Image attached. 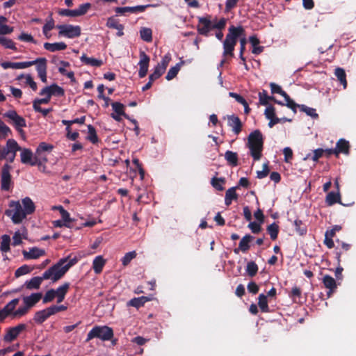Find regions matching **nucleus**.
Returning <instances> with one entry per match:
<instances>
[{
    "label": "nucleus",
    "mask_w": 356,
    "mask_h": 356,
    "mask_svg": "<svg viewBox=\"0 0 356 356\" xmlns=\"http://www.w3.org/2000/svg\"><path fill=\"white\" fill-rule=\"evenodd\" d=\"M10 168V167L6 164L2 169L1 182V189L3 191H8L12 183Z\"/></svg>",
    "instance_id": "f3484780"
},
{
    "label": "nucleus",
    "mask_w": 356,
    "mask_h": 356,
    "mask_svg": "<svg viewBox=\"0 0 356 356\" xmlns=\"http://www.w3.org/2000/svg\"><path fill=\"white\" fill-rule=\"evenodd\" d=\"M6 215L10 217L15 224H19L26 218V216L23 211L21 203L19 201H11L8 209L6 211Z\"/></svg>",
    "instance_id": "423d86ee"
},
{
    "label": "nucleus",
    "mask_w": 356,
    "mask_h": 356,
    "mask_svg": "<svg viewBox=\"0 0 356 356\" xmlns=\"http://www.w3.org/2000/svg\"><path fill=\"white\" fill-rule=\"evenodd\" d=\"M254 237L250 234L245 235L241 240L238 248L234 250L235 254H238L239 251L246 252L250 248V243L253 240Z\"/></svg>",
    "instance_id": "a211bd4d"
},
{
    "label": "nucleus",
    "mask_w": 356,
    "mask_h": 356,
    "mask_svg": "<svg viewBox=\"0 0 356 356\" xmlns=\"http://www.w3.org/2000/svg\"><path fill=\"white\" fill-rule=\"evenodd\" d=\"M70 288V284L69 282H64L60 285L56 289H54L57 302L60 303L63 302L65 298L66 294L68 293Z\"/></svg>",
    "instance_id": "412c9836"
},
{
    "label": "nucleus",
    "mask_w": 356,
    "mask_h": 356,
    "mask_svg": "<svg viewBox=\"0 0 356 356\" xmlns=\"http://www.w3.org/2000/svg\"><path fill=\"white\" fill-rule=\"evenodd\" d=\"M44 48L46 50L49 51L51 52H55L57 51H61V50L65 49L67 48V44L63 42H55V43L45 42L44 44Z\"/></svg>",
    "instance_id": "c756f323"
},
{
    "label": "nucleus",
    "mask_w": 356,
    "mask_h": 356,
    "mask_svg": "<svg viewBox=\"0 0 356 356\" xmlns=\"http://www.w3.org/2000/svg\"><path fill=\"white\" fill-rule=\"evenodd\" d=\"M10 238L8 235H3L1 237L0 250L3 252H7L10 250Z\"/></svg>",
    "instance_id": "09e8293b"
},
{
    "label": "nucleus",
    "mask_w": 356,
    "mask_h": 356,
    "mask_svg": "<svg viewBox=\"0 0 356 356\" xmlns=\"http://www.w3.org/2000/svg\"><path fill=\"white\" fill-rule=\"evenodd\" d=\"M22 207L26 216L31 214L35 211V204L31 198L26 197L22 200Z\"/></svg>",
    "instance_id": "cd10ccee"
},
{
    "label": "nucleus",
    "mask_w": 356,
    "mask_h": 356,
    "mask_svg": "<svg viewBox=\"0 0 356 356\" xmlns=\"http://www.w3.org/2000/svg\"><path fill=\"white\" fill-rule=\"evenodd\" d=\"M54 28V21L51 17L46 22L45 24L43 26L42 32L47 39L50 38L51 34L49 33L50 31Z\"/></svg>",
    "instance_id": "ea45409f"
},
{
    "label": "nucleus",
    "mask_w": 356,
    "mask_h": 356,
    "mask_svg": "<svg viewBox=\"0 0 356 356\" xmlns=\"http://www.w3.org/2000/svg\"><path fill=\"white\" fill-rule=\"evenodd\" d=\"M78 261L76 257H67L60 259L56 264L47 269L43 273V278L50 280L53 283L60 280L68 270Z\"/></svg>",
    "instance_id": "f257e3e1"
},
{
    "label": "nucleus",
    "mask_w": 356,
    "mask_h": 356,
    "mask_svg": "<svg viewBox=\"0 0 356 356\" xmlns=\"http://www.w3.org/2000/svg\"><path fill=\"white\" fill-rule=\"evenodd\" d=\"M267 232L269 234L270 238L275 241L277 238L279 234V226L275 223L273 222L267 227Z\"/></svg>",
    "instance_id": "c03bdc74"
},
{
    "label": "nucleus",
    "mask_w": 356,
    "mask_h": 356,
    "mask_svg": "<svg viewBox=\"0 0 356 356\" xmlns=\"http://www.w3.org/2000/svg\"><path fill=\"white\" fill-rule=\"evenodd\" d=\"M227 125L232 128V131L236 135H238L242 131L241 120L235 115H227Z\"/></svg>",
    "instance_id": "2eb2a0df"
},
{
    "label": "nucleus",
    "mask_w": 356,
    "mask_h": 356,
    "mask_svg": "<svg viewBox=\"0 0 356 356\" xmlns=\"http://www.w3.org/2000/svg\"><path fill=\"white\" fill-rule=\"evenodd\" d=\"M52 149L53 146L51 145L46 143H41L36 149V154L40 155L41 153H43V152H50Z\"/></svg>",
    "instance_id": "052dcab7"
},
{
    "label": "nucleus",
    "mask_w": 356,
    "mask_h": 356,
    "mask_svg": "<svg viewBox=\"0 0 356 356\" xmlns=\"http://www.w3.org/2000/svg\"><path fill=\"white\" fill-rule=\"evenodd\" d=\"M238 199V195L236 193V188L232 187L229 188L225 193V204L226 206H229L232 204V200Z\"/></svg>",
    "instance_id": "c9c22d12"
},
{
    "label": "nucleus",
    "mask_w": 356,
    "mask_h": 356,
    "mask_svg": "<svg viewBox=\"0 0 356 356\" xmlns=\"http://www.w3.org/2000/svg\"><path fill=\"white\" fill-rule=\"evenodd\" d=\"M148 6H137L134 7H123L117 8L116 13L119 14H124L125 12H143Z\"/></svg>",
    "instance_id": "f704fd0d"
},
{
    "label": "nucleus",
    "mask_w": 356,
    "mask_h": 356,
    "mask_svg": "<svg viewBox=\"0 0 356 356\" xmlns=\"http://www.w3.org/2000/svg\"><path fill=\"white\" fill-rule=\"evenodd\" d=\"M113 336V330L108 326L94 327L88 334L86 341H89L93 338H99L103 341H108Z\"/></svg>",
    "instance_id": "0eeeda50"
},
{
    "label": "nucleus",
    "mask_w": 356,
    "mask_h": 356,
    "mask_svg": "<svg viewBox=\"0 0 356 356\" xmlns=\"http://www.w3.org/2000/svg\"><path fill=\"white\" fill-rule=\"evenodd\" d=\"M106 260L101 255L96 257L92 261V268L96 274L102 273Z\"/></svg>",
    "instance_id": "a878e982"
},
{
    "label": "nucleus",
    "mask_w": 356,
    "mask_h": 356,
    "mask_svg": "<svg viewBox=\"0 0 356 356\" xmlns=\"http://www.w3.org/2000/svg\"><path fill=\"white\" fill-rule=\"evenodd\" d=\"M64 90L56 84H53L50 86L44 88L40 92V95L48 97L49 102L50 101L52 95L61 97L64 95Z\"/></svg>",
    "instance_id": "f8f14e48"
},
{
    "label": "nucleus",
    "mask_w": 356,
    "mask_h": 356,
    "mask_svg": "<svg viewBox=\"0 0 356 356\" xmlns=\"http://www.w3.org/2000/svg\"><path fill=\"white\" fill-rule=\"evenodd\" d=\"M3 117L8 119L15 129L22 134V128L26 126V120L24 118L19 115L15 110H9L3 114Z\"/></svg>",
    "instance_id": "9d476101"
},
{
    "label": "nucleus",
    "mask_w": 356,
    "mask_h": 356,
    "mask_svg": "<svg viewBox=\"0 0 356 356\" xmlns=\"http://www.w3.org/2000/svg\"><path fill=\"white\" fill-rule=\"evenodd\" d=\"M181 65V63H177L174 67H172L168 72L165 79L168 81H170L172 79H174L178 74L179 71L180 70Z\"/></svg>",
    "instance_id": "de8ad7c7"
},
{
    "label": "nucleus",
    "mask_w": 356,
    "mask_h": 356,
    "mask_svg": "<svg viewBox=\"0 0 356 356\" xmlns=\"http://www.w3.org/2000/svg\"><path fill=\"white\" fill-rule=\"evenodd\" d=\"M149 300H151V298L147 296L134 298L127 302V305L134 307L136 308H139L143 306L145 302Z\"/></svg>",
    "instance_id": "72a5a7b5"
},
{
    "label": "nucleus",
    "mask_w": 356,
    "mask_h": 356,
    "mask_svg": "<svg viewBox=\"0 0 356 356\" xmlns=\"http://www.w3.org/2000/svg\"><path fill=\"white\" fill-rule=\"evenodd\" d=\"M31 268L26 265H24L19 268H17L15 273V275L17 277H20L22 275L28 274L31 272Z\"/></svg>",
    "instance_id": "338daca9"
},
{
    "label": "nucleus",
    "mask_w": 356,
    "mask_h": 356,
    "mask_svg": "<svg viewBox=\"0 0 356 356\" xmlns=\"http://www.w3.org/2000/svg\"><path fill=\"white\" fill-rule=\"evenodd\" d=\"M56 28L58 29V35L68 38H77L81 35V29L79 26H74L72 24L58 25Z\"/></svg>",
    "instance_id": "1a4fd4ad"
},
{
    "label": "nucleus",
    "mask_w": 356,
    "mask_h": 356,
    "mask_svg": "<svg viewBox=\"0 0 356 356\" xmlns=\"http://www.w3.org/2000/svg\"><path fill=\"white\" fill-rule=\"evenodd\" d=\"M225 159L227 161V163L232 167L238 165V154L236 152L230 150L226 151L225 153Z\"/></svg>",
    "instance_id": "473e14b6"
},
{
    "label": "nucleus",
    "mask_w": 356,
    "mask_h": 356,
    "mask_svg": "<svg viewBox=\"0 0 356 356\" xmlns=\"http://www.w3.org/2000/svg\"><path fill=\"white\" fill-rule=\"evenodd\" d=\"M136 255L137 254L136 251H131L126 253L122 258V263L123 266H127L133 259L136 258Z\"/></svg>",
    "instance_id": "4d7b16f0"
},
{
    "label": "nucleus",
    "mask_w": 356,
    "mask_h": 356,
    "mask_svg": "<svg viewBox=\"0 0 356 356\" xmlns=\"http://www.w3.org/2000/svg\"><path fill=\"white\" fill-rule=\"evenodd\" d=\"M227 23L225 18H221L218 22L216 20L211 21L207 18L202 17V35H208L210 31L213 29H218L216 33V37L219 40H222L224 36L222 29H223Z\"/></svg>",
    "instance_id": "39448f33"
},
{
    "label": "nucleus",
    "mask_w": 356,
    "mask_h": 356,
    "mask_svg": "<svg viewBox=\"0 0 356 356\" xmlns=\"http://www.w3.org/2000/svg\"><path fill=\"white\" fill-rule=\"evenodd\" d=\"M299 108L301 111L305 112L307 115L313 118H318V113H316V109L307 106L306 105L301 104L299 106Z\"/></svg>",
    "instance_id": "3c124183"
},
{
    "label": "nucleus",
    "mask_w": 356,
    "mask_h": 356,
    "mask_svg": "<svg viewBox=\"0 0 356 356\" xmlns=\"http://www.w3.org/2000/svg\"><path fill=\"white\" fill-rule=\"evenodd\" d=\"M52 315H53V314L51 311L50 307H47L44 309L37 312L34 316L33 319L36 323H42L47 318H48L49 316H51Z\"/></svg>",
    "instance_id": "b1692460"
},
{
    "label": "nucleus",
    "mask_w": 356,
    "mask_h": 356,
    "mask_svg": "<svg viewBox=\"0 0 356 356\" xmlns=\"http://www.w3.org/2000/svg\"><path fill=\"white\" fill-rule=\"evenodd\" d=\"M19 300L15 298L10 301L2 309H0V318H4L9 315H13V317H21L22 316L15 315V308L19 303Z\"/></svg>",
    "instance_id": "ddd939ff"
},
{
    "label": "nucleus",
    "mask_w": 356,
    "mask_h": 356,
    "mask_svg": "<svg viewBox=\"0 0 356 356\" xmlns=\"http://www.w3.org/2000/svg\"><path fill=\"white\" fill-rule=\"evenodd\" d=\"M49 99L48 97L42 98V99H36L33 101V109L37 112L42 111V108L40 107V104H48Z\"/></svg>",
    "instance_id": "6e6d98bb"
},
{
    "label": "nucleus",
    "mask_w": 356,
    "mask_h": 356,
    "mask_svg": "<svg viewBox=\"0 0 356 356\" xmlns=\"http://www.w3.org/2000/svg\"><path fill=\"white\" fill-rule=\"evenodd\" d=\"M149 63V57L144 52H140V60L138 65L140 66L138 75L140 78L145 77L148 71Z\"/></svg>",
    "instance_id": "dca6fc26"
},
{
    "label": "nucleus",
    "mask_w": 356,
    "mask_h": 356,
    "mask_svg": "<svg viewBox=\"0 0 356 356\" xmlns=\"http://www.w3.org/2000/svg\"><path fill=\"white\" fill-rule=\"evenodd\" d=\"M259 103L261 105L267 106L269 104V96L268 95V92L266 90H263L261 92H259Z\"/></svg>",
    "instance_id": "680f3d73"
},
{
    "label": "nucleus",
    "mask_w": 356,
    "mask_h": 356,
    "mask_svg": "<svg viewBox=\"0 0 356 356\" xmlns=\"http://www.w3.org/2000/svg\"><path fill=\"white\" fill-rule=\"evenodd\" d=\"M31 66L35 65L38 76L43 83H47V60L45 58H38L34 60L29 61Z\"/></svg>",
    "instance_id": "9b49d317"
},
{
    "label": "nucleus",
    "mask_w": 356,
    "mask_h": 356,
    "mask_svg": "<svg viewBox=\"0 0 356 356\" xmlns=\"http://www.w3.org/2000/svg\"><path fill=\"white\" fill-rule=\"evenodd\" d=\"M80 59L81 62H83L84 64L90 66L99 67L103 64L102 60L88 57L86 54H83L81 56Z\"/></svg>",
    "instance_id": "e433bc0d"
},
{
    "label": "nucleus",
    "mask_w": 356,
    "mask_h": 356,
    "mask_svg": "<svg viewBox=\"0 0 356 356\" xmlns=\"http://www.w3.org/2000/svg\"><path fill=\"white\" fill-rule=\"evenodd\" d=\"M245 30L243 26H234L232 25L229 27L228 33L223 42V56L234 57V47L237 43L238 38L243 35Z\"/></svg>",
    "instance_id": "7ed1b4c3"
},
{
    "label": "nucleus",
    "mask_w": 356,
    "mask_h": 356,
    "mask_svg": "<svg viewBox=\"0 0 356 356\" xmlns=\"http://www.w3.org/2000/svg\"><path fill=\"white\" fill-rule=\"evenodd\" d=\"M27 238V230L24 227L15 232L13 236V245L17 246L22 243L23 238Z\"/></svg>",
    "instance_id": "7c9ffc66"
},
{
    "label": "nucleus",
    "mask_w": 356,
    "mask_h": 356,
    "mask_svg": "<svg viewBox=\"0 0 356 356\" xmlns=\"http://www.w3.org/2000/svg\"><path fill=\"white\" fill-rule=\"evenodd\" d=\"M60 213L62 217V220L65 223L70 224L72 222V219L70 218V215L64 208H60Z\"/></svg>",
    "instance_id": "774afa93"
},
{
    "label": "nucleus",
    "mask_w": 356,
    "mask_h": 356,
    "mask_svg": "<svg viewBox=\"0 0 356 356\" xmlns=\"http://www.w3.org/2000/svg\"><path fill=\"white\" fill-rule=\"evenodd\" d=\"M45 254V251L38 248H33L29 251L24 250L23 255L26 259H36Z\"/></svg>",
    "instance_id": "5701e85b"
},
{
    "label": "nucleus",
    "mask_w": 356,
    "mask_h": 356,
    "mask_svg": "<svg viewBox=\"0 0 356 356\" xmlns=\"http://www.w3.org/2000/svg\"><path fill=\"white\" fill-rule=\"evenodd\" d=\"M90 6L91 5L89 3L80 5L76 9L77 16L79 17L85 15L90 8Z\"/></svg>",
    "instance_id": "0e129e2a"
},
{
    "label": "nucleus",
    "mask_w": 356,
    "mask_h": 356,
    "mask_svg": "<svg viewBox=\"0 0 356 356\" xmlns=\"http://www.w3.org/2000/svg\"><path fill=\"white\" fill-rule=\"evenodd\" d=\"M7 19L3 16H0V34L6 35L9 34L13 31V28L10 27L5 23Z\"/></svg>",
    "instance_id": "79ce46f5"
},
{
    "label": "nucleus",
    "mask_w": 356,
    "mask_h": 356,
    "mask_svg": "<svg viewBox=\"0 0 356 356\" xmlns=\"http://www.w3.org/2000/svg\"><path fill=\"white\" fill-rule=\"evenodd\" d=\"M6 148L7 149V152H17V151L21 150V147L13 139H9L7 141Z\"/></svg>",
    "instance_id": "8fccbe9b"
},
{
    "label": "nucleus",
    "mask_w": 356,
    "mask_h": 356,
    "mask_svg": "<svg viewBox=\"0 0 356 356\" xmlns=\"http://www.w3.org/2000/svg\"><path fill=\"white\" fill-rule=\"evenodd\" d=\"M164 72L165 71L163 69H161L160 67L156 66L154 72L149 75V79H150L151 81H154L159 79Z\"/></svg>",
    "instance_id": "e2e57ef3"
},
{
    "label": "nucleus",
    "mask_w": 356,
    "mask_h": 356,
    "mask_svg": "<svg viewBox=\"0 0 356 356\" xmlns=\"http://www.w3.org/2000/svg\"><path fill=\"white\" fill-rule=\"evenodd\" d=\"M42 298V294L41 293H35L29 296H23L22 300L24 306L16 309L15 314L18 316H24L31 307L40 301Z\"/></svg>",
    "instance_id": "6e6552de"
},
{
    "label": "nucleus",
    "mask_w": 356,
    "mask_h": 356,
    "mask_svg": "<svg viewBox=\"0 0 356 356\" xmlns=\"http://www.w3.org/2000/svg\"><path fill=\"white\" fill-rule=\"evenodd\" d=\"M325 288L328 289L327 296L330 297L337 288L336 280L330 275H325L322 279Z\"/></svg>",
    "instance_id": "aec40b11"
},
{
    "label": "nucleus",
    "mask_w": 356,
    "mask_h": 356,
    "mask_svg": "<svg viewBox=\"0 0 356 356\" xmlns=\"http://www.w3.org/2000/svg\"><path fill=\"white\" fill-rule=\"evenodd\" d=\"M30 63L29 61L26 62H19V63H12V62H3L1 64V67L6 70L8 68L12 69H25L31 67Z\"/></svg>",
    "instance_id": "393cba45"
},
{
    "label": "nucleus",
    "mask_w": 356,
    "mask_h": 356,
    "mask_svg": "<svg viewBox=\"0 0 356 356\" xmlns=\"http://www.w3.org/2000/svg\"><path fill=\"white\" fill-rule=\"evenodd\" d=\"M258 299V306L259 307L261 311L265 313L268 312L269 307L268 305L267 296L261 293L259 296Z\"/></svg>",
    "instance_id": "37998d69"
},
{
    "label": "nucleus",
    "mask_w": 356,
    "mask_h": 356,
    "mask_svg": "<svg viewBox=\"0 0 356 356\" xmlns=\"http://www.w3.org/2000/svg\"><path fill=\"white\" fill-rule=\"evenodd\" d=\"M45 280L43 278V275L41 277H34L30 280L26 281L24 284L26 289L29 290L38 289L40 288L42 281Z\"/></svg>",
    "instance_id": "bb28decb"
},
{
    "label": "nucleus",
    "mask_w": 356,
    "mask_h": 356,
    "mask_svg": "<svg viewBox=\"0 0 356 356\" xmlns=\"http://www.w3.org/2000/svg\"><path fill=\"white\" fill-rule=\"evenodd\" d=\"M140 35L141 39L145 42H149L152 40V31L149 28H142L140 31Z\"/></svg>",
    "instance_id": "49530a36"
},
{
    "label": "nucleus",
    "mask_w": 356,
    "mask_h": 356,
    "mask_svg": "<svg viewBox=\"0 0 356 356\" xmlns=\"http://www.w3.org/2000/svg\"><path fill=\"white\" fill-rule=\"evenodd\" d=\"M56 298L55 291L54 289L48 290L42 298V302L47 304L52 302Z\"/></svg>",
    "instance_id": "5fc2aeb1"
},
{
    "label": "nucleus",
    "mask_w": 356,
    "mask_h": 356,
    "mask_svg": "<svg viewBox=\"0 0 356 356\" xmlns=\"http://www.w3.org/2000/svg\"><path fill=\"white\" fill-rule=\"evenodd\" d=\"M170 60H171L170 54H168L162 58L161 61L159 63H158V65L156 66L160 67L161 69H163L164 71H165L166 67L168 65Z\"/></svg>",
    "instance_id": "69168bd1"
},
{
    "label": "nucleus",
    "mask_w": 356,
    "mask_h": 356,
    "mask_svg": "<svg viewBox=\"0 0 356 356\" xmlns=\"http://www.w3.org/2000/svg\"><path fill=\"white\" fill-rule=\"evenodd\" d=\"M0 44L7 49H16L15 43L9 38L0 36Z\"/></svg>",
    "instance_id": "864d4df0"
},
{
    "label": "nucleus",
    "mask_w": 356,
    "mask_h": 356,
    "mask_svg": "<svg viewBox=\"0 0 356 356\" xmlns=\"http://www.w3.org/2000/svg\"><path fill=\"white\" fill-rule=\"evenodd\" d=\"M334 74L341 84L343 85V88H346L347 80L345 70L341 67H337L334 70Z\"/></svg>",
    "instance_id": "4c0bfd02"
},
{
    "label": "nucleus",
    "mask_w": 356,
    "mask_h": 356,
    "mask_svg": "<svg viewBox=\"0 0 356 356\" xmlns=\"http://www.w3.org/2000/svg\"><path fill=\"white\" fill-rule=\"evenodd\" d=\"M350 148V145L348 140H345L344 138L339 139L336 144L335 148L337 156H338L339 154H343L346 155L349 154Z\"/></svg>",
    "instance_id": "4be33fe9"
},
{
    "label": "nucleus",
    "mask_w": 356,
    "mask_h": 356,
    "mask_svg": "<svg viewBox=\"0 0 356 356\" xmlns=\"http://www.w3.org/2000/svg\"><path fill=\"white\" fill-rule=\"evenodd\" d=\"M248 147L250 149V154L253 159L254 161L259 160L262 155L264 138L259 129L253 131L248 136Z\"/></svg>",
    "instance_id": "20e7f679"
},
{
    "label": "nucleus",
    "mask_w": 356,
    "mask_h": 356,
    "mask_svg": "<svg viewBox=\"0 0 356 356\" xmlns=\"http://www.w3.org/2000/svg\"><path fill=\"white\" fill-rule=\"evenodd\" d=\"M302 291L300 287L296 286H293L289 293V297L293 300L294 302H298L297 299L301 298Z\"/></svg>",
    "instance_id": "603ef678"
},
{
    "label": "nucleus",
    "mask_w": 356,
    "mask_h": 356,
    "mask_svg": "<svg viewBox=\"0 0 356 356\" xmlns=\"http://www.w3.org/2000/svg\"><path fill=\"white\" fill-rule=\"evenodd\" d=\"M226 182L225 177L218 178L213 177L211 180V186L217 191H222L225 189L224 185Z\"/></svg>",
    "instance_id": "58836bf2"
},
{
    "label": "nucleus",
    "mask_w": 356,
    "mask_h": 356,
    "mask_svg": "<svg viewBox=\"0 0 356 356\" xmlns=\"http://www.w3.org/2000/svg\"><path fill=\"white\" fill-rule=\"evenodd\" d=\"M293 225L296 232L300 236H304L307 234V226L302 222V220L297 219L294 221Z\"/></svg>",
    "instance_id": "a19ab883"
},
{
    "label": "nucleus",
    "mask_w": 356,
    "mask_h": 356,
    "mask_svg": "<svg viewBox=\"0 0 356 356\" xmlns=\"http://www.w3.org/2000/svg\"><path fill=\"white\" fill-rule=\"evenodd\" d=\"M245 30L243 26H234L232 25L229 27L228 33L223 42V56L234 57V47L237 43L238 38L243 35Z\"/></svg>",
    "instance_id": "f03ea898"
},
{
    "label": "nucleus",
    "mask_w": 356,
    "mask_h": 356,
    "mask_svg": "<svg viewBox=\"0 0 356 356\" xmlns=\"http://www.w3.org/2000/svg\"><path fill=\"white\" fill-rule=\"evenodd\" d=\"M26 329L25 324H19L15 327L10 328L3 337V340L6 342H11L15 340L19 334Z\"/></svg>",
    "instance_id": "4468645a"
},
{
    "label": "nucleus",
    "mask_w": 356,
    "mask_h": 356,
    "mask_svg": "<svg viewBox=\"0 0 356 356\" xmlns=\"http://www.w3.org/2000/svg\"><path fill=\"white\" fill-rule=\"evenodd\" d=\"M258 266L254 261H249L246 266V273L248 276L252 277L255 276L258 272Z\"/></svg>",
    "instance_id": "a18cd8bd"
},
{
    "label": "nucleus",
    "mask_w": 356,
    "mask_h": 356,
    "mask_svg": "<svg viewBox=\"0 0 356 356\" xmlns=\"http://www.w3.org/2000/svg\"><path fill=\"white\" fill-rule=\"evenodd\" d=\"M17 80L22 81L25 85L29 86L34 91L37 90V83L34 81L31 74H20L17 77Z\"/></svg>",
    "instance_id": "c85d7f7f"
},
{
    "label": "nucleus",
    "mask_w": 356,
    "mask_h": 356,
    "mask_svg": "<svg viewBox=\"0 0 356 356\" xmlns=\"http://www.w3.org/2000/svg\"><path fill=\"white\" fill-rule=\"evenodd\" d=\"M340 192L331 191L328 193L325 197V202L328 206H332L336 203H341Z\"/></svg>",
    "instance_id": "2f4dec72"
},
{
    "label": "nucleus",
    "mask_w": 356,
    "mask_h": 356,
    "mask_svg": "<svg viewBox=\"0 0 356 356\" xmlns=\"http://www.w3.org/2000/svg\"><path fill=\"white\" fill-rule=\"evenodd\" d=\"M270 88L272 94H279L282 97H285V95H286V92L282 89L281 86L275 83H270Z\"/></svg>",
    "instance_id": "13d9d810"
},
{
    "label": "nucleus",
    "mask_w": 356,
    "mask_h": 356,
    "mask_svg": "<svg viewBox=\"0 0 356 356\" xmlns=\"http://www.w3.org/2000/svg\"><path fill=\"white\" fill-rule=\"evenodd\" d=\"M21 161L24 164H30L31 165H35L37 162L35 161V156L33 152L29 149H21Z\"/></svg>",
    "instance_id": "6ab92c4d"
},
{
    "label": "nucleus",
    "mask_w": 356,
    "mask_h": 356,
    "mask_svg": "<svg viewBox=\"0 0 356 356\" xmlns=\"http://www.w3.org/2000/svg\"><path fill=\"white\" fill-rule=\"evenodd\" d=\"M283 97L284 98L286 102V106L291 108L296 113L297 108H299V106L300 105L295 103L294 101L290 98L289 95L287 93L286 95H285V97Z\"/></svg>",
    "instance_id": "bf43d9fd"
}]
</instances>
